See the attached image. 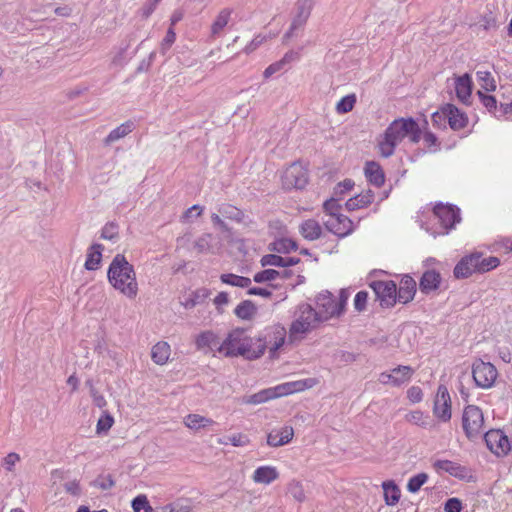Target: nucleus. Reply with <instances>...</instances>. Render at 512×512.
I'll list each match as a JSON object with an SVG mask.
<instances>
[{"label":"nucleus","instance_id":"obj_61","mask_svg":"<svg viewBox=\"0 0 512 512\" xmlns=\"http://www.w3.org/2000/svg\"><path fill=\"white\" fill-rule=\"evenodd\" d=\"M368 299V292L359 291L356 293L354 297V307L357 311H363L366 308Z\"/></svg>","mask_w":512,"mask_h":512},{"label":"nucleus","instance_id":"obj_57","mask_svg":"<svg viewBox=\"0 0 512 512\" xmlns=\"http://www.w3.org/2000/svg\"><path fill=\"white\" fill-rule=\"evenodd\" d=\"M378 380L383 385H391L393 387L401 386V381H399L398 378L394 377L391 371L380 373Z\"/></svg>","mask_w":512,"mask_h":512},{"label":"nucleus","instance_id":"obj_15","mask_svg":"<svg viewBox=\"0 0 512 512\" xmlns=\"http://www.w3.org/2000/svg\"><path fill=\"white\" fill-rule=\"evenodd\" d=\"M313 5L314 0H298L296 4V14L293 17L289 30L285 33V39L292 37L295 30L305 25L311 14Z\"/></svg>","mask_w":512,"mask_h":512},{"label":"nucleus","instance_id":"obj_41","mask_svg":"<svg viewBox=\"0 0 512 512\" xmlns=\"http://www.w3.org/2000/svg\"><path fill=\"white\" fill-rule=\"evenodd\" d=\"M210 295L207 288H200L190 294V296L183 303L186 309H191L198 304L203 303Z\"/></svg>","mask_w":512,"mask_h":512},{"label":"nucleus","instance_id":"obj_53","mask_svg":"<svg viewBox=\"0 0 512 512\" xmlns=\"http://www.w3.org/2000/svg\"><path fill=\"white\" fill-rule=\"evenodd\" d=\"M261 266L284 267V257L276 254H267L262 256L260 260Z\"/></svg>","mask_w":512,"mask_h":512},{"label":"nucleus","instance_id":"obj_20","mask_svg":"<svg viewBox=\"0 0 512 512\" xmlns=\"http://www.w3.org/2000/svg\"><path fill=\"white\" fill-rule=\"evenodd\" d=\"M294 436L291 426H283L272 429L267 435V444L271 447H279L288 444Z\"/></svg>","mask_w":512,"mask_h":512},{"label":"nucleus","instance_id":"obj_38","mask_svg":"<svg viewBox=\"0 0 512 512\" xmlns=\"http://www.w3.org/2000/svg\"><path fill=\"white\" fill-rule=\"evenodd\" d=\"M184 424L192 430H199L214 424V421L210 418L201 416L199 414H188L184 418Z\"/></svg>","mask_w":512,"mask_h":512},{"label":"nucleus","instance_id":"obj_60","mask_svg":"<svg viewBox=\"0 0 512 512\" xmlns=\"http://www.w3.org/2000/svg\"><path fill=\"white\" fill-rule=\"evenodd\" d=\"M354 186V182L351 179H345L338 183L334 188V196H341L346 192L350 191Z\"/></svg>","mask_w":512,"mask_h":512},{"label":"nucleus","instance_id":"obj_34","mask_svg":"<svg viewBox=\"0 0 512 512\" xmlns=\"http://www.w3.org/2000/svg\"><path fill=\"white\" fill-rule=\"evenodd\" d=\"M301 235L310 241L316 240L321 236L322 228L314 219H308L300 225Z\"/></svg>","mask_w":512,"mask_h":512},{"label":"nucleus","instance_id":"obj_7","mask_svg":"<svg viewBox=\"0 0 512 512\" xmlns=\"http://www.w3.org/2000/svg\"><path fill=\"white\" fill-rule=\"evenodd\" d=\"M316 313L322 322L339 317L343 312L346 299L336 298L332 293L323 291L315 298Z\"/></svg>","mask_w":512,"mask_h":512},{"label":"nucleus","instance_id":"obj_62","mask_svg":"<svg viewBox=\"0 0 512 512\" xmlns=\"http://www.w3.org/2000/svg\"><path fill=\"white\" fill-rule=\"evenodd\" d=\"M431 121L433 123V126L435 127H442L445 125L447 121L446 113H445V106H443L440 111L434 112L431 117Z\"/></svg>","mask_w":512,"mask_h":512},{"label":"nucleus","instance_id":"obj_2","mask_svg":"<svg viewBox=\"0 0 512 512\" xmlns=\"http://www.w3.org/2000/svg\"><path fill=\"white\" fill-rule=\"evenodd\" d=\"M412 143H418L421 139V129L418 123L412 118H399L394 120L385 130L383 137L379 140V152L383 157H390L398 144L404 139Z\"/></svg>","mask_w":512,"mask_h":512},{"label":"nucleus","instance_id":"obj_64","mask_svg":"<svg viewBox=\"0 0 512 512\" xmlns=\"http://www.w3.org/2000/svg\"><path fill=\"white\" fill-rule=\"evenodd\" d=\"M446 512H460L462 510V503L458 498H449L444 504Z\"/></svg>","mask_w":512,"mask_h":512},{"label":"nucleus","instance_id":"obj_17","mask_svg":"<svg viewBox=\"0 0 512 512\" xmlns=\"http://www.w3.org/2000/svg\"><path fill=\"white\" fill-rule=\"evenodd\" d=\"M286 329L283 325L277 324L269 327L267 329L265 335V343H260L264 345V350L269 348L270 353L274 355L285 343L286 339Z\"/></svg>","mask_w":512,"mask_h":512},{"label":"nucleus","instance_id":"obj_25","mask_svg":"<svg viewBox=\"0 0 512 512\" xmlns=\"http://www.w3.org/2000/svg\"><path fill=\"white\" fill-rule=\"evenodd\" d=\"M405 420L410 424L424 429L432 430L436 428L435 421L430 417L429 414L421 410H413L408 412L405 415Z\"/></svg>","mask_w":512,"mask_h":512},{"label":"nucleus","instance_id":"obj_30","mask_svg":"<svg viewBox=\"0 0 512 512\" xmlns=\"http://www.w3.org/2000/svg\"><path fill=\"white\" fill-rule=\"evenodd\" d=\"M279 398L276 387H270L263 389L257 393H254L252 395L246 396L243 398L242 402L244 404H252V405H258L265 403L269 400H273Z\"/></svg>","mask_w":512,"mask_h":512},{"label":"nucleus","instance_id":"obj_48","mask_svg":"<svg viewBox=\"0 0 512 512\" xmlns=\"http://www.w3.org/2000/svg\"><path fill=\"white\" fill-rule=\"evenodd\" d=\"M394 377L398 378L401 381V385L410 381L414 370L410 366L399 365L391 370Z\"/></svg>","mask_w":512,"mask_h":512},{"label":"nucleus","instance_id":"obj_50","mask_svg":"<svg viewBox=\"0 0 512 512\" xmlns=\"http://www.w3.org/2000/svg\"><path fill=\"white\" fill-rule=\"evenodd\" d=\"M119 236V226L115 222L107 223L101 231V238L109 241H116Z\"/></svg>","mask_w":512,"mask_h":512},{"label":"nucleus","instance_id":"obj_55","mask_svg":"<svg viewBox=\"0 0 512 512\" xmlns=\"http://www.w3.org/2000/svg\"><path fill=\"white\" fill-rule=\"evenodd\" d=\"M21 460V457L18 453L16 452H10L8 453L4 459H3V465H4V468L6 469V471L8 472H14L15 470V465L20 462Z\"/></svg>","mask_w":512,"mask_h":512},{"label":"nucleus","instance_id":"obj_5","mask_svg":"<svg viewBox=\"0 0 512 512\" xmlns=\"http://www.w3.org/2000/svg\"><path fill=\"white\" fill-rule=\"evenodd\" d=\"M321 323L322 321L312 305L307 303L299 304L295 309L294 320L289 328L290 340L303 339L306 334L316 329Z\"/></svg>","mask_w":512,"mask_h":512},{"label":"nucleus","instance_id":"obj_31","mask_svg":"<svg viewBox=\"0 0 512 512\" xmlns=\"http://www.w3.org/2000/svg\"><path fill=\"white\" fill-rule=\"evenodd\" d=\"M103 246L95 243L91 245L87 251L85 268L89 271L97 270L100 267L102 260Z\"/></svg>","mask_w":512,"mask_h":512},{"label":"nucleus","instance_id":"obj_14","mask_svg":"<svg viewBox=\"0 0 512 512\" xmlns=\"http://www.w3.org/2000/svg\"><path fill=\"white\" fill-rule=\"evenodd\" d=\"M484 439L488 449L497 456H504L511 450L508 437L501 430H490Z\"/></svg>","mask_w":512,"mask_h":512},{"label":"nucleus","instance_id":"obj_23","mask_svg":"<svg viewBox=\"0 0 512 512\" xmlns=\"http://www.w3.org/2000/svg\"><path fill=\"white\" fill-rule=\"evenodd\" d=\"M441 283V275L434 269L426 270L419 281L420 291L424 294H429L436 291Z\"/></svg>","mask_w":512,"mask_h":512},{"label":"nucleus","instance_id":"obj_13","mask_svg":"<svg viewBox=\"0 0 512 512\" xmlns=\"http://www.w3.org/2000/svg\"><path fill=\"white\" fill-rule=\"evenodd\" d=\"M433 414L442 422H448L452 417L451 398L445 385L438 386L433 404Z\"/></svg>","mask_w":512,"mask_h":512},{"label":"nucleus","instance_id":"obj_47","mask_svg":"<svg viewBox=\"0 0 512 512\" xmlns=\"http://www.w3.org/2000/svg\"><path fill=\"white\" fill-rule=\"evenodd\" d=\"M131 507L134 512H152V506L150 505L147 496L139 494L131 501Z\"/></svg>","mask_w":512,"mask_h":512},{"label":"nucleus","instance_id":"obj_59","mask_svg":"<svg viewBox=\"0 0 512 512\" xmlns=\"http://www.w3.org/2000/svg\"><path fill=\"white\" fill-rule=\"evenodd\" d=\"M423 142L429 151H436L439 146L438 139L432 132L424 133Z\"/></svg>","mask_w":512,"mask_h":512},{"label":"nucleus","instance_id":"obj_49","mask_svg":"<svg viewBox=\"0 0 512 512\" xmlns=\"http://www.w3.org/2000/svg\"><path fill=\"white\" fill-rule=\"evenodd\" d=\"M356 103V97L354 94L346 95L340 99L336 105V111L340 114L350 112Z\"/></svg>","mask_w":512,"mask_h":512},{"label":"nucleus","instance_id":"obj_8","mask_svg":"<svg viewBox=\"0 0 512 512\" xmlns=\"http://www.w3.org/2000/svg\"><path fill=\"white\" fill-rule=\"evenodd\" d=\"M109 283L122 293L128 289V261L122 254H117L107 272Z\"/></svg>","mask_w":512,"mask_h":512},{"label":"nucleus","instance_id":"obj_27","mask_svg":"<svg viewBox=\"0 0 512 512\" xmlns=\"http://www.w3.org/2000/svg\"><path fill=\"white\" fill-rule=\"evenodd\" d=\"M171 356V346L166 341H159L151 348L152 361L160 366L168 363Z\"/></svg>","mask_w":512,"mask_h":512},{"label":"nucleus","instance_id":"obj_1","mask_svg":"<svg viewBox=\"0 0 512 512\" xmlns=\"http://www.w3.org/2000/svg\"><path fill=\"white\" fill-rule=\"evenodd\" d=\"M264 354V345L260 340L254 342L243 329L230 331L218 346V355L226 358L243 357L254 360Z\"/></svg>","mask_w":512,"mask_h":512},{"label":"nucleus","instance_id":"obj_21","mask_svg":"<svg viewBox=\"0 0 512 512\" xmlns=\"http://www.w3.org/2000/svg\"><path fill=\"white\" fill-rule=\"evenodd\" d=\"M220 343L218 336L212 331H204L195 339V345L198 350L210 351L214 356L218 355Z\"/></svg>","mask_w":512,"mask_h":512},{"label":"nucleus","instance_id":"obj_46","mask_svg":"<svg viewBox=\"0 0 512 512\" xmlns=\"http://www.w3.org/2000/svg\"><path fill=\"white\" fill-rule=\"evenodd\" d=\"M114 423V419L111 414H109L107 411H103L102 415L97 421L96 425V433L98 435H104L106 434L110 428L112 427Z\"/></svg>","mask_w":512,"mask_h":512},{"label":"nucleus","instance_id":"obj_11","mask_svg":"<svg viewBox=\"0 0 512 512\" xmlns=\"http://www.w3.org/2000/svg\"><path fill=\"white\" fill-rule=\"evenodd\" d=\"M369 286L381 307L391 308L398 302L397 285L394 281L372 280Z\"/></svg>","mask_w":512,"mask_h":512},{"label":"nucleus","instance_id":"obj_33","mask_svg":"<svg viewBox=\"0 0 512 512\" xmlns=\"http://www.w3.org/2000/svg\"><path fill=\"white\" fill-rule=\"evenodd\" d=\"M374 201V193L371 190L360 193L350 198L346 203V208L350 211L367 207Z\"/></svg>","mask_w":512,"mask_h":512},{"label":"nucleus","instance_id":"obj_6","mask_svg":"<svg viewBox=\"0 0 512 512\" xmlns=\"http://www.w3.org/2000/svg\"><path fill=\"white\" fill-rule=\"evenodd\" d=\"M177 247L188 251L194 250L198 254H216L221 244L220 240L211 233H204L192 240L191 233L187 232L177 238Z\"/></svg>","mask_w":512,"mask_h":512},{"label":"nucleus","instance_id":"obj_9","mask_svg":"<svg viewBox=\"0 0 512 512\" xmlns=\"http://www.w3.org/2000/svg\"><path fill=\"white\" fill-rule=\"evenodd\" d=\"M484 416L482 410L475 405L465 407L462 415V427L469 439L480 436L484 431Z\"/></svg>","mask_w":512,"mask_h":512},{"label":"nucleus","instance_id":"obj_54","mask_svg":"<svg viewBox=\"0 0 512 512\" xmlns=\"http://www.w3.org/2000/svg\"><path fill=\"white\" fill-rule=\"evenodd\" d=\"M248 442H249V440H248L247 436H245L241 433L231 435V436L227 437L226 440H222V439L219 440L220 444H223V445L231 444L234 447L245 446Z\"/></svg>","mask_w":512,"mask_h":512},{"label":"nucleus","instance_id":"obj_18","mask_svg":"<svg viewBox=\"0 0 512 512\" xmlns=\"http://www.w3.org/2000/svg\"><path fill=\"white\" fill-rule=\"evenodd\" d=\"M318 384L316 378H307L296 381H289L276 385V390L279 397L287 396L293 393L301 392L306 389L312 388Z\"/></svg>","mask_w":512,"mask_h":512},{"label":"nucleus","instance_id":"obj_40","mask_svg":"<svg viewBox=\"0 0 512 512\" xmlns=\"http://www.w3.org/2000/svg\"><path fill=\"white\" fill-rule=\"evenodd\" d=\"M220 280L224 284L240 288H249L252 283L250 278L232 273L222 274Z\"/></svg>","mask_w":512,"mask_h":512},{"label":"nucleus","instance_id":"obj_44","mask_svg":"<svg viewBox=\"0 0 512 512\" xmlns=\"http://www.w3.org/2000/svg\"><path fill=\"white\" fill-rule=\"evenodd\" d=\"M476 76L481 87L486 91H494L496 89V83L491 72L487 70H479L477 71Z\"/></svg>","mask_w":512,"mask_h":512},{"label":"nucleus","instance_id":"obj_16","mask_svg":"<svg viewBox=\"0 0 512 512\" xmlns=\"http://www.w3.org/2000/svg\"><path fill=\"white\" fill-rule=\"evenodd\" d=\"M324 225L328 231L339 237H345L353 231V222L341 213L328 215Z\"/></svg>","mask_w":512,"mask_h":512},{"label":"nucleus","instance_id":"obj_63","mask_svg":"<svg viewBox=\"0 0 512 512\" xmlns=\"http://www.w3.org/2000/svg\"><path fill=\"white\" fill-rule=\"evenodd\" d=\"M203 212V207L200 205H193L188 208L182 216L184 221H190L192 218H198Z\"/></svg>","mask_w":512,"mask_h":512},{"label":"nucleus","instance_id":"obj_35","mask_svg":"<svg viewBox=\"0 0 512 512\" xmlns=\"http://www.w3.org/2000/svg\"><path fill=\"white\" fill-rule=\"evenodd\" d=\"M232 12V9L224 8L218 13L211 25L212 36L219 35L221 31L228 25Z\"/></svg>","mask_w":512,"mask_h":512},{"label":"nucleus","instance_id":"obj_19","mask_svg":"<svg viewBox=\"0 0 512 512\" xmlns=\"http://www.w3.org/2000/svg\"><path fill=\"white\" fill-rule=\"evenodd\" d=\"M454 89L457 98L463 104H469L472 93V78L470 74L465 73L462 76L454 78Z\"/></svg>","mask_w":512,"mask_h":512},{"label":"nucleus","instance_id":"obj_51","mask_svg":"<svg viewBox=\"0 0 512 512\" xmlns=\"http://www.w3.org/2000/svg\"><path fill=\"white\" fill-rule=\"evenodd\" d=\"M481 104L493 115L498 112L497 100L494 96L478 91Z\"/></svg>","mask_w":512,"mask_h":512},{"label":"nucleus","instance_id":"obj_29","mask_svg":"<svg viewBox=\"0 0 512 512\" xmlns=\"http://www.w3.org/2000/svg\"><path fill=\"white\" fill-rule=\"evenodd\" d=\"M364 173L367 181L375 187H381L385 182V174L376 162H367Z\"/></svg>","mask_w":512,"mask_h":512},{"label":"nucleus","instance_id":"obj_43","mask_svg":"<svg viewBox=\"0 0 512 512\" xmlns=\"http://www.w3.org/2000/svg\"><path fill=\"white\" fill-rule=\"evenodd\" d=\"M271 250L278 253H289L297 249V244L289 238H281L271 244Z\"/></svg>","mask_w":512,"mask_h":512},{"label":"nucleus","instance_id":"obj_4","mask_svg":"<svg viewBox=\"0 0 512 512\" xmlns=\"http://www.w3.org/2000/svg\"><path fill=\"white\" fill-rule=\"evenodd\" d=\"M500 265L499 258L489 256L483 258L482 253L474 252L462 257L455 265L453 275L456 279H465L475 273H486Z\"/></svg>","mask_w":512,"mask_h":512},{"label":"nucleus","instance_id":"obj_42","mask_svg":"<svg viewBox=\"0 0 512 512\" xmlns=\"http://www.w3.org/2000/svg\"><path fill=\"white\" fill-rule=\"evenodd\" d=\"M429 476L425 472L418 473L412 477L409 478L407 483V490L410 493H417L421 487L428 481Z\"/></svg>","mask_w":512,"mask_h":512},{"label":"nucleus","instance_id":"obj_45","mask_svg":"<svg viewBox=\"0 0 512 512\" xmlns=\"http://www.w3.org/2000/svg\"><path fill=\"white\" fill-rule=\"evenodd\" d=\"M507 101L500 102V105L498 106V112H495L494 116L498 119L500 118H506L508 119V116L512 114V88H507Z\"/></svg>","mask_w":512,"mask_h":512},{"label":"nucleus","instance_id":"obj_12","mask_svg":"<svg viewBox=\"0 0 512 512\" xmlns=\"http://www.w3.org/2000/svg\"><path fill=\"white\" fill-rule=\"evenodd\" d=\"M308 183V171L299 162L292 163L282 174V185L285 189H303Z\"/></svg>","mask_w":512,"mask_h":512},{"label":"nucleus","instance_id":"obj_56","mask_svg":"<svg viewBox=\"0 0 512 512\" xmlns=\"http://www.w3.org/2000/svg\"><path fill=\"white\" fill-rule=\"evenodd\" d=\"M175 40H176V33L174 31V28L169 27L164 39L161 42V46H160L161 52L163 54H165L171 48V46L174 44Z\"/></svg>","mask_w":512,"mask_h":512},{"label":"nucleus","instance_id":"obj_36","mask_svg":"<svg viewBox=\"0 0 512 512\" xmlns=\"http://www.w3.org/2000/svg\"><path fill=\"white\" fill-rule=\"evenodd\" d=\"M290 273L287 270H284L283 272L274 270V269H265L263 271H260L254 275L253 280L256 283H265L270 282L273 280H276L277 278H288Z\"/></svg>","mask_w":512,"mask_h":512},{"label":"nucleus","instance_id":"obj_32","mask_svg":"<svg viewBox=\"0 0 512 512\" xmlns=\"http://www.w3.org/2000/svg\"><path fill=\"white\" fill-rule=\"evenodd\" d=\"M384 500L386 505L394 506L399 502L401 491L393 480H387L382 483Z\"/></svg>","mask_w":512,"mask_h":512},{"label":"nucleus","instance_id":"obj_39","mask_svg":"<svg viewBox=\"0 0 512 512\" xmlns=\"http://www.w3.org/2000/svg\"><path fill=\"white\" fill-rule=\"evenodd\" d=\"M218 212L222 217L240 223L244 219V213L237 207L230 204H221Z\"/></svg>","mask_w":512,"mask_h":512},{"label":"nucleus","instance_id":"obj_52","mask_svg":"<svg viewBox=\"0 0 512 512\" xmlns=\"http://www.w3.org/2000/svg\"><path fill=\"white\" fill-rule=\"evenodd\" d=\"M128 134V125L126 123L121 124L119 127L112 130L107 136L105 142L112 144L117 140L124 138Z\"/></svg>","mask_w":512,"mask_h":512},{"label":"nucleus","instance_id":"obj_10","mask_svg":"<svg viewBox=\"0 0 512 512\" xmlns=\"http://www.w3.org/2000/svg\"><path fill=\"white\" fill-rule=\"evenodd\" d=\"M472 377L476 387L490 389L495 384L498 371L492 363L478 359L472 365Z\"/></svg>","mask_w":512,"mask_h":512},{"label":"nucleus","instance_id":"obj_24","mask_svg":"<svg viewBox=\"0 0 512 512\" xmlns=\"http://www.w3.org/2000/svg\"><path fill=\"white\" fill-rule=\"evenodd\" d=\"M445 113L447 122L451 129L460 130L467 125L468 118L466 114L461 112L456 106L452 104H446Z\"/></svg>","mask_w":512,"mask_h":512},{"label":"nucleus","instance_id":"obj_3","mask_svg":"<svg viewBox=\"0 0 512 512\" xmlns=\"http://www.w3.org/2000/svg\"><path fill=\"white\" fill-rule=\"evenodd\" d=\"M460 221V209L457 206L439 203L433 208L429 220L421 223V227L437 237L448 234Z\"/></svg>","mask_w":512,"mask_h":512},{"label":"nucleus","instance_id":"obj_58","mask_svg":"<svg viewBox=\"0 0 512 512\" xmlns=\"http://www.w3.org/2000/svg\"><path fill=\"white\" fill-rule=\"evenodd\" d=\"M323 207L326 212V218H328V215L340 214L339 210L341 209V206L338 203V199H336L334 197L326 200L323 204Z\"/></svg>","mask_w":512,"mask_h":512},{"label":"nucleus","instance_id":"obj_26","mask_svg":"<svg viewBox=\"0 0 512 512\" xmlns=\"http://www.w3.org/2000/svg\"><path fill=\"white\" fill-rule=\"evenodd\" d=\"M433 467L438 473L445 472L457 478H463L466 473L465 467L451 460L438 459L433 463Z\"/></svg>","mask_w":512,"mask_h":512},{"label":"nucleus","instance_id":"obj_37","mask_svg":"<svg viewBox=\"0 0 512 512\" xmlns=\"http://www.w3.org/2000/svg\"><path fill=\"white\" fill-rule=\"evenodd\" d=\"M234 313L242 320H251L257 313V307L252 301L244 300L236 306Z\"/></svg>","mask_w":512,"mask_h":512},{"label":"nucleus","instance_id":"obj_28","mask_svg":"<svg viewBox=\"0 0 512 512\" xmlns=\"http://www.w3.org/2000/svg\"><path fill=\"white\" fill-rule=\"evenodd\" d=\"M279 477V473L274 466L264 465L258 467L253 475L252 479L257 484L269 485Z\"/></svg>","mask_w":512,"mask_h":512},{"label":"nucleus","instance_id":"obj_22","mask_svg":"<svg viewBox=\"0 0 512 512\" xmlns=\"http://www.w3.org/2000/svg\"><path fill=\"white\" fill-rule=\"evenodd\" d=\"M416 293V281L409 275H404L397 289L398 302L406 304L414 299Z\"/></svg>","mask_w":512,"mask_h":512}]
</instances>
